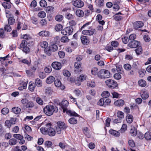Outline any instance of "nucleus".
<instances>
[{
    "label": "nucleus",
    "mask_w": 151,
    "mask_h": 151,
    "mask_svg": "<svg viewBox=\"0 0 151 151\" xmlns=\"http://www.w3.org/2000/svg\"><path fill=\"white\" fill-rule=\"evenodd\" d=\"M58 111V108L55 106L48 104L43 108L44 113L48 116L53 114L54 113L57 112Z\"/></svg>",
    "instance_id": "f257e3e1"
},
{
    "label": "nucleus",
    "mask_w": 151,
    "mask_h": 151,
    "mask_svg": "<svg viewBox=\"0 0 151 151\" xmlns=\"http://www.w3.org/2000/svg\"><path fill=\"white\" fill-rule=\"evenodd\" d=\"M98 77L101 79L109 78L110 77V73L107 70L102 69L98 71Z\"/></svg>",
    "instance_id": "f03ea898"
},
{
    "label": "nucleus",
    "mask_w": 151,
    "mask_h": 151,
    "mask_svg": "<svg viewBox=\"0 0 151 151\" xmlns=\"http://www.w3.org/2000/svg\"><path fill=\"white\" fill-rule=\"evenodd\" d=\"M107 86L109 88H115L118 86V84L116 81L112 79H109L105 81Z\"/></svg>",
    "instance_id": "7ed1b4c3"
},
{
    "label": "nucleus",
    "mask_w": 151,
    "mask_h": 151,
    "mask_svg": "<svg viewBox=\"0 0 151 151\" xmlns=\"http://www.w3.org/2000/svg\"><path fill=\"white\" fill-rule=\"evenodd\" d=\"M73 30V28L72 27L69 26L65 27L62 30L61 33L63 35H72Z\"/></svg>",
    "instance_id": "20e7f679"
},
{
    "label": "nucleus",
    "mask_w": 151,
    "mask_h": 151,
    "mask_svg": "<svg viewBox=\"0 0 151 151\" xmlns=\"http://www.w3.org/2000/svg\"><path fill=\"white\" fill-rule=\"evenodd\" d=\"M96 33V30L91 27L88 28V30H84L82 31V34L84 35L91 36Z\"/></svg>",
    "instance_id": "39448f33"
},
{
    "label": "nucleus",
    "mask_w": 151,
    "mask_h": 151,
    "mask_svg": "<svg viewBox=\"0 0 151 151\" xmlns=\"http://www.w3.org/2000/svg\"><path fill=\"white\" fill-rule=\"evenodd\" d=\"M63 112H66V114L70 116H74L75 117H79V115L73 111L68 110L67 108H63Z\"/></svg>",
    "instance_id": "423d86ee"
},
{
    "label": "nucleus",
    "mask_w": 151,
    "mask_h": 151,
    "mask_svg": "<svg viewBox=\"0 0 151 151\" xmlns=\"http://www.w3.org/2000/svg\"><path fill=\"white\" fill-rule=\"evenodd\" d=\"M81 64L80 62H78L75 63L74 67L75 69L74 70V72L75 73H79L82 71V68L81 67Z\"/></svg>",
    "instance_id": "0eeeda50"
},
{
    "label": "nucleus",
    "mask_w": 151,
    "mask_h": 151,
    "mask_svg": "<svg viewBox=\"0 0 151 151\" xmlns=\"http://www.w3.org/2000/svg\"><path fill=\"white\" fill-rule=\"evenodd\" d=\"M72 3L73 6L78 8H81L84 5V2L81 0H73Z\"/></svg>",
    "instance_id": "6e6552de"
},
{
    "label": "nucleus",
    "mask_w": 151,
    "mask_h": 151,
    "mask_svg": "<svg viewBox=\"0 0 151 151\" xmlns=\"http://www.w3.org/2000/svg\"><path fill=\"white\" fill-rule=\"evenodd\" d=\"M51 124L50 123H48L47 124V127H48L47 132L48 134L50 136H53L55 135V131L54 129L51 128Z\"/></svg>",
    "instance_id": "1a4fd4ad"
},
{
    "label": "nucleus",
    "mask_w": 151,
    "mask_h": 151,
    "mask_svg": "<svg viewBox=\"0 0 151 151\" xmlns=\"http://www.w3.org/2000/svg\"><path fill=\"white\" fill-rule=\"evenodd\" d=\"M81 39L82 43L84 45H87L89 44L90 42L89 38L86 36H81Z\"/></svg>",
    "instance_id": "9d476101"
},
{
    "label": "nucleus",
    "mask_w": 151,
    "mask_h": 151,
    "mask_svg": "<svg viewBox=\"0 0 151 151\" xmlns=\"http://www.w3.org/2000/svg\"><path fill=\"white\" fill-rule=\"evenodd\" d=\"M140 94L143 99H147L149 97V95L147 91L144 88L140 92Z\"/></svg>",
    "instance_id": "9b49d317"
},
{
    "label": "nucleus",
    "mask_w": 151,
    "mask_h": 151,
    "mask_svg": "<svg viewBox=\"0 0 151 151\" xmlns=\"http://www.w3.org/2000/svg\"><path fill=\"white\" fill-rule=\"evenodd\" d=\"M140 42L137 41L133 40L130 42L128 44L129 47L131 48H136L139 45Z\"/></svg>",
    "instance_id": "f8f14e48"
},
{
    "label": "nucleus",
    "mask_w": 151,
    "mask_h": 151,
    "mask_svg": "<svg viewBox=\"0 0 151 151\" xmlns=\"http://www.w3.org/2000/svg\"><path fill=\"white\" fill-rule=\"evenodd\" d=\"M52 67L55 69L59 70L62 67L61 63L58 62H54L52 63L51 65Z\"/></svg>",
    "instance_id": "ddd939ff"
},
{
    "label": "nucleus",
    "mask_w": 151,
    "mask_h": 151,
    "mask_svg": "<svg viewBox=\"0 0 151 151\" xmlns=\"http://www.w3.org/2000/svg\"><path fill=\"white\" fill-rule=\"evenodd\" d=\"M54 84L55 86L62 90L65 88V86L62 84L61 82L58 79H56L54 81Z\"/></svg>",
    "instance_id": "4468645a"
},
{
    "label": "nucleus",
    "mask_w": 151,
    "mask_h": 151,
    "mask_svg": "<svg viewBox=\"0 0 151 151\" xmlns=\"http://www.w3.org/2000/svg\"><path fill=\"white\" fill-rule=\"evenodd\" d=\"M144 25V24L141 21H137L134 22L133 24L134 28L135 30L141 27Z\"/></svg>",
    "instance_id": "2eb2a0df"
},
{
    "label": "nucleus",
    "mask_w": 151,
    "mask_h": 151,
    "mask_svg": "<svg viewBox=\"0 0 151 151\" xmlns=\"http://www.w3.org/2000/svg\"><path fill=\"white\" fill-rule=\"evenodd\" d=\"M7 20L8 23L10 25H14L15 22V20L14 16L11 14H9Z\"/></svg>",
    "instance_id": "dca6fc26"
},
{
    "label": "nucleus",
    "mask_w": 151,
    "mask_h": 151,
    "mask_svg": "<svg viewBox=\"0 0 151 151\" xmlns=\"http://www.w3.org/2000/svg\"><path fill=\"white\" fill-rule=\"evenodd\" d=\"M38 35L41 37H48L50 35V32L47 31H42L38 33Z\"/></svg>",
    "instance_id": "f3484780"
},
{
    "label": "nucleus",
    "mask_w": 151,
    "mask_h": 151,
    "mask_svg": "<svg viewBox=\"0 0 151 151\" xmlns=\"http://www.w3.org/2000/svg\"><path fill=\"white\" fill-rule=\"evenodd\" d=\"M114 104L118 106H123L124 104V101L121 99H119L114 102Z\"/></svg>",
    "instance_id": "a211bd4d"
},
{
    "label": "nucleus",
    "mask_w": 151,
    "mask_h": 151,
    "mask_svg": "<svg viewBox=\"0 0 151 151\" xmlns=\"http://www.w3.org/2000/svg\"><path fill=\"white\" fill-rule=\"evenodd\" d=\"M57 125L62 129H65L67 127V125L64 122L60 121L57 122Z\"/></svg>",
    "instance_id": "6ab92c4d"
},
{
    "label": "nucleus",
    "mask_w": 151,
    "mask_h": 151,
    "mask_svg": "<svg viewBox=\"0 0 151 151\" xmlns=\"http://www.w3.org/2000/svg\"><path fill=\"white\" fill-rule=\"evenodd\" d=\"M109 133L116 137H119L120 135V132L113 129H110L109 131Z\"/></svg>",
    "instance_id": "aec40b11"
},
{
    "label": "nucleus",
    "mask_w": 151,
    "mask_h": 151,
    "mask_svg": "<svg viewBox=\"0 0 151 151\" xmlns=\"http://www.w3.org/2000/svg\"><path fill=\"white\" fill-rule=\"evenodd\" d=\"M29 89L31 92H33L36 87L35 83L33 82L30 81L29 83Z\"/></svg>",
    "instance_id": "412c9836"
},
{
    "label": "nucleus",
    "mask_w": 151,
    "mask_h": 151,
    "mask_svg": "<svg viewBox=\"0 0 151 151\" xmlns=\"http://www.w3.org/2000/svg\"><path fill=\"white\" fill-rule=\"evenodd\" d=\"M126 120L128 123H131L133 120V116L130 114H127L126 117Z\"/></svg>",
    "instance_id": "4be33fe9"
},
{
    "label": "nucleus",
    "mask_w": 151,
    "mask_h": 151,
    "mask_svg": "<svg viewBox=\"0 0 151 151\" xmlns=\"http://www.w3.org/2000/svg\"><path fill=\"white\" fill-rule=\"evenodd\" d=\"M76 15L80 17H83L84 15L83 11L81 9H77L76 12Z\"/></svg>",
    "instance_id": "5701e85b"
},
{
    "label": "nucleus",
    "mask_w": 151,
    "mask_h": 151,
    "mask_svg": "<svg viewBox=\"0 0 151 151\" xmlns=\"http://www.w3.org/2000/svg\"><path fill=\"white\" fill-rule=\"evenodd\" d=\"M49 50L52 52H55L57 51L58 50V47L57 46L54 44L50 45L49 47Z\"/></svg>",
    "instance_id": "b1692460"
},
{
    "label": "nucleus",
    "mask_w": 151,
    "mask_h": 151,
    "mask_svg": "<svg viewBox=\"0 0 151 151\" xmlns=\"http://www.w3.org/2000/svg\"><path fill=\"white\" fill-rule=\"evenodd\" d=\"M55 78L53 76H50L47 78L46 80V82L48 84H51L55 81Z\"/></svg>",
    "instance_id": "393cba45"
},
{
    "label": "nucleus",
    "mask_w": 151,
    "mask_h": 151,
    "mask_svg": "<svg viewBox=\"0 0 151 151\" xmlns=\"http://www.w3.org/2000/svg\"><path fill=\"white\" fill-rule=\"evenodd\" d=\"M129 133L132 136H135L137 134L136 129L134 127H131Z\"/></svg>",
    "instance_id": "a878e982"
},
{
    "label": "nucleus",
    "mask_w": 151,
    "mask_h": 151,
    "mask_svg": "<svg viewBox=\"0 0 151 151\" xmlns=\"http://www.w3.org/2000/svg\"><path fill=\"white\" fill-rule=\"evenodd\" d=\"M34 104L32 101H28L27 103L25 105V107L27 108H33L34 106Z\"/></svg>",
    "instance_id": "bb28decb"
},
{
    "label": "nucleus",
    "mask_w": 151,
    "mask_h": 151,
    "mask_svg": "<svg viewBox=\"0 0 151 151\" xmlns=\"http://www.w3.org/2000/svg\"><path fill=\"white\" fill-rule=\"evenodd\" d=\"M139 85L142 87H145L147 85L146 82L144 80H139L138 81Z\"/></svg>",
    "instance_id": "cd10ccee"
},
{
    "label": "nucleus",
    "mask_w": 151,
    "mask_h": 151,
    "mask_svg": "<svg viewBox=\"0 0 151 151\" xmlns=\"http://www.w3.org/2000/svg\"><path fill=\"white\" fill-rule=\"evenodd\" d=\"M68 122L70 124H75L77 123V119L76 118L72 117L68 120Z\"/></svg>",
    "instance_id": "c85d7f7f"
},
{
    "label": "nucleus",
    "mask_w": 151,
    "mask_h": 151,
    "mask_svg": "<svg viewBox=\"0 0 151 151\" xmlns=\"http://www.w3.org/2000/svg\"><path fill=\"white\" fill-rule=\"evenodd\" d=\"M91 73L93 75L98 76V69L96 67H94L92 68L91 70Z\"/></svg>",
    "instance_id": "c756f323"
},
{
    "label": "nucleus",
    "mask_w": 151,
    "mask_h": 151,
    "mask_svg": "<svg viewBox=\"0 0 151 151\" xmlns=\"http://www.w3.org/2000/svg\"><path fill=\"white\" fill-rule=\"evenodd\" d=\"M144 137L147 140L151 139V131L146 132L145 134Z\"/></svg>",
    "instance_id": "7c9ffc66"
},
{
    "label": "nucleus",
    "mask_w": 151,
    "mask_h": 151,
    "mask_svg": "<svg viewBox=\"0 0 151 151\" xmlns=\"http://www.w3.org/2000/svg\"><path fill=\"white\" fill-rule=\"evenodd\" d=\"M35 85L38 87H40L42 86V81L39 78H37L35 79Z\"/></svg>",
    "instance_id": "2f4dec72"
},
{
    "label": "nucleus",
    "mask_w": 151,
    "mask_h": 151,
    "mask_svg": "<svg viewBox=\"0 0 151 151\" xmlns=\"http://www.w3.org/2000/svg\"><path fill=\"white\" fill-rule=\"evenodd\" d=\"M2 4L5 9H9L11 6L10 2H4Z\"/></svg>",
    "instance_id": "473e14b6"
},
{
    "label": "nucleus",
    "mask_w": 151,
    "mask_h": 151,
    "mask_svg": "<svg viewBox=\"0 0 151 151\" xmlns=\"http://www.w3.org/2000/svg\"><path fill=\"white\" fill-rule=\"evenodd\" d=\"M69 104V102L67 100H63L61 104L63 109V108H66V107L68 106Z\"/></svg>",
    "instance_id": "72a5a7b5"
},
{
    "label": "nucleus",
    "mask_w": 151,
    "mask_h": 151,
    "mask_svg": "<svg viewBox=\"0 0 151 151\" xmlns=\"http://www.w3.org/2000/svg\"><path fill=\"white\" fill-rule=\"evenodd\" d=\"M37 16L38 17L41 18H44L46 16V14L43 11H40L38 13Z\"/></svg>",
    "instance_id": "f704fd0d"
},
{
    "label": "nucleus",
    "mask_w": 151,
    "mask_h": 151,
    "mask_svg": "<svg viewBox=\"0 0 151 151\" xmlns=\"http://www.w3.org/2000/svg\"><path fill=\"white\" fill-rule=\"evenodd\" d=\"M12 111L15 114H17L20 112L21 109L19 108L15 107L12 108Z\"/></svg>",
    "instance_id": "c9c22d12"
},
{
    "label": "nucleus",
    "mask_w": 151,
    "mask_h": 151,
    "mask_svg": "<svg viewBox=\"0 0 151 151\" xmlns=\"http://www.w3.org/2000/svg\"><path fill=\"white\" fill-rule=\"evenodd\" d=\"M116 69L117 72L120 73H123V69L122 65H116Z\"/></svg>",
    "instance_id": "e433bc0d"
},
{
    "label": "nucleus",
    "mask_w": 151,
    "mask_h": 151,
    "mask_svg": "<svg viewBox=\"0 0 151 151\" xmlns=\"http://www.w3.org/2000/svg\"><path fill=\"white\" fill-rule=\"evenodd\" d=\"M17 142V139L14 138H12L10 139L9 142V144L11 145H15Z\"/></svg>",
    "instance_id": "4c0bfd02"
},
{
    "label": "nucleus",
    "mask_w": 151,
    "mask_h": 151,
    "mask_svg": "<svg viewBox=\"0 0 151 151\" xmlns=\"http://www.w3.org/2000/svg\"><path fill=\"white\" fill-rule=\"evenodd\" d=\"M40 46L42 48H46L48 46V43L46 41H43L40 42Z\"/></svg>",
    "instance_id": "58836bf2"
},
{
    "label": "nucleus",
    "mask_w": 151,
    "mask_h": 151,
    "mask_svg": "<svg viewBox=\"0 0 151 151\" xmlns=\"http://www.w3.org/2000/svg\"><path fill=\"white\" fill-rule=\"evenodd\" d=\"M63 18V16L60 14H58L55 17V19L58 22H61Z\"/></svg>",
    "instance_id": "ea45409f"
},
{
    "label": "nucleus",
    "mask_w": 151,
    "mask_h": 151,
    "mask_svg": "<svg viewBox=\"0 0 151 151\" xmlns=\"http://www.w3.org/2000/svg\"><path fill=\"white\" fill-rule=\"evenodd\" d=\"M8 146V144L7 142H3L0 143V148L1 149H4Z\"/></svg>",
    "instance_id": "a19ab883"
},
{
    "label": "nucleus",
    "mask_w": 151,
    "mask_h": 151,
    "mask_svg": "<svg viewBox=\"0 0 151 151\" xmlns=\"http://www.w3.org/2000/svg\"><path fill=\"white\" fill-rule=\"evenodd\" d=\"M4 30L7 32H10L12 30L11 26L9 24L5 25L4 27Z\"/></svg>",
    "instance_id": "79ce46f5"
},
{
    "label": "nucleus",
    "mask_w": 151,
    "mask_h": 151,
    "mask_svg": "<svg viewBox=\"0 0 151 151\" xmlns=\"http://www.w3.org/2000/svg\"><path fill=\"white\" fill-rule=\"evenodd\" d=\"M127 126L126 124H123L122 126V127L120 130V131L121 133H123L127 130Z\"/></svg>",
    "instance_id": "37998d69"
},
{
    "label": "nucleus",
    "mask_w": 151,
    "mask_h": 151,
    "mask_svg": "<svg viewBox=\"0 0 151 151\" xmlns=\"http://www.w3.org/2000/svg\"><path fill=\"white\" fill-rule=\"evenodd\" d=\"M27 42L25 40H23L22 41V43L20 44L19 47L20 49L24 47L27 46Z\"/></svg>",
    "instance_id": "c03bdc74"
},
{
    "label": "nucleus",
    "mask_w": 151,
    "mask_h": 151,
    "mask_svg": "<svg viewBox=\"0 0 151 151\" xmlns=\"http://www.w3.org/2000/svg\"><path fill=\"white\" fill-rule=\"evenodd\" d=\"M63 27L62 24H57L55 27V29L57 31H60L61 30H62Z\"/></svg>",
    "instance_id": "a18cd8bd"
},
{
    "label": "nucleus",
    "mask_w": 151,
    "mask_h": 151,
    "mask_svg": "<svg viewBox=\"0 0 151 151\" xmlns=\"http://www.w3.org/2000/svg\"><path fill=\"white\" fill-rule=\"evenodd\" d=\"M101 95L104 98H106L109 96L110 93L107 91H105L102 93Z\"/></svg>",
    "instance_id": "49530a36"
},
{
    "label": "nucleus",
    "mask_w": 151,
    "mask_h": 151,
    "mask_svg": "<svg viewBox=\"0 0 151 151\" xmlns=\"http://www.w3.org/2000/svg\"><path fill=\"white\" fill-rule=\"evenodd\" d=\"M65 16L66 19L69 20L73 19L74 18V16L73 15L68 13L66 14Z\"/></svg>",
    "instance_id": "de8ad7c7"
},
{
    "label": "nucleus",
    "mask_w": 151,
    "mask_h": 151,
    "mask_svg": "<svg viewBox=\"0 0 151 151\" xmlns=\"http://www.w3.org/2000/svg\"><path fill=\"white\" fill-rule=\"evenodd\" d=\"M135 51L137 55H139L142 53V48L141 46H139L136 49Z\"/></svg>",
    "instance_id": "09e8293b"
},
{
    "label": "nucleus",
    "mask_w": 151,
    "mask_h": 151,
    "mask_svg": "<svg viewBox=\"0 0 151 151\" xmlns=\"http://www.w3.org/2000/svg\"><path fill=\"white\" fill-rule=\"evenodd\" d=\"M40 4L41 7H45L47 5V3L45 0H41L40 1Z\"/></svg>",
    "instance_id": "8fccbe9b"
},
{
    "label": "nucleus",
    "mask_w": 151,
    "mask_h": 151,
    "mask_svg": "<svg viewBox=\"0 0 151 151\" xmlns=\"http://www.w3.org/2000/svg\"><path fill=\"white\" fill-rule=\"evenodd\" d=\"M117 115L119 118L121 119L124 117V114L121 111H118L117 112Z\"/></svg>",
    "instance_id": "3c124183"
},
{
    "label": "nucleus",
    "mask_w": 151,
    "mask_h": 151,
    "mask_svg": "<svg viewBox=\"0 0 151 151\" xmlns=\"http://www.w3.org/2000/svg\"><path fill=\"white\" fill-rule=\"evenodd\" d=\"M146 73V71L144 69H141L139 71L138 73L139 75V76L141 77H143Z\"/></svg>",
    "instance_id": "603ef678"
},
{
    "label": "nucleus",
    "mask_w": 151,
    "mask_h": 151,
    "mask_svg": "<svg viewBox=\"0 0 151 151\" xmlns=\"http://www.w3.org/2000/svg\"><path fill=\"white\" fill-rule=\"evenodd\" d=\"M54 8L52 6H49L45 8V10L47 13H50L53 11Z\"/></svg>",
    "instance_id": "864d4df0"
},
{
    "label": "nucleus",
    "mask_w": 151,
    "mask_h": 151,
    "mask_svg": "<svg viewBox=\"0 0 151 151\" xmlns=\"http://www.w3.org/2000/svg\"><path fill=\"white\" fill-rule=\"evenodd\" d=\"M86 77L87 76L86 75H80L78 78V81L81 82L83 81L86 79Z\"/></svg>",
    "instance_id": "5fc2aeb1"
},
{
    "label": "nucleus",
    "mask_w": 151,
    "mask_h": 151,
    "mask_svg": "<svg viewBox=\"0 0 151 151\" xmlns=\"http://www.w3.org/2000/svg\"><path fill=\"white\" fill-rule=\"evenodd\" d=\"M13 137H14L19 140H21L23 138V136L19 134H14L13 135Z\"/></svg>",
    "instance_id": "6e6d98bb"
},
{
    "label": "nucleus",
    "mask_w": 151,
    "mask_h": 151,
    "mask_svg": "<svg viewBox=\"0 0 151 151\" xmlns=\"http://www.w3.org/2000/svg\"><path fill=\"white\" fill-rule=\"evenodd\" d=\"M60 40L62 42L65 43L68 42L69 39L67 36H63L61 38Z\"/></svg>",
    "instance_id": "4d7b16f0"
},
{
    "label": "nucleus",
    "mask_w": 151,
    "mask_h": 151,
    "mask_svg": "<svg viewBox=\"0 0 151 151\" xmlns=\"http://www.w3.org/2000/svg\"><path fill=\"white\" fill-rule=\"evenodd\" d=\"M21 49L22 50L23 52L25 53H28L30 51L29 48L27 46L22 48Z\"/></svg>",
    "instance_id": "13d9d810"
},
{
    "label": "nucleus",
    "mask_w": 151,
    "mask_h": 151,
    "mask_svg": "<svg viewBox=\"0 0 151 151\" xmlns=\"http://www.w3.org/2000/svg\"><path fill=\"white\" fill-rule=\"evenodd\" d=\"M53 92V91L51 90V89L50 87L47 88L45 89V93L49 95H51L52 93Z\"/></svg>",
    "instance_id": "bf43d9fd"
},
{
    "label": "nucleus",
    "mask_w": 151,
    "mask_h": 151,
    "mask_svg": "<svg viewBox=\"0 0 151 151\" xmlns=\"http://www.w3.org/2000/svg\"><path fill=\"white\" fill-rule=\"evenodd\" d=\"M87 85L91 87H94L95 86V84L94 82L92 81H89L87 82Z\"/></svg>",
    "instance_id": "052dcab7"
},
{
    "label": "nucleus",
    "mask_w": 151,
    "mask_h": 151,
    "mask_svg": "<svg viewBox=\"0 0 151 151\" xmlns=\"http://www.w3.org/2000/svg\"><path fill=\"white\" fill-rule=\"evenodd\" d=\"M36 101L40 105H42L43 104V100L40 97L37 98Z\"/></svg>",
    "instance_id": "680f3d73"
},
{
    "label": "nucleus",
    "mask_w": 151,
    "mask_h": 151,
    "mask_svg": "<svg viewBox=\"0 0 151 151\" xmlns=\"http://www.w3.org/2000/svg\"><path fill=\"white\" fill-rule=\"evenodd\" d=\"M67 145V144L63 142H60L59 144V146L62 149H64Z\"/></svg>",
    "instance_id": "e2e57ef3"
},
{
    "label": "nucleus",
    "mask_w": 151,
    "mask_h": 151,
    "mask_svg": "<svg viewBox=\"0 0 151 151\" xmlns=\"http://www.w3.org/2000/svg\"><path fill=\"white\" fill-rule=\"evenodd\" d=\"M63 73L64 76L67 77H69L70 75L69 71L66 70H63Z\"/></svg>",
    "instance_id": "0e129e2a"
},
{
    "label": "nucleus",
    "mask_w": 151,
    "mask_h": 151,
    "mask_svg": "<svg viewBox=\"0 0 151 151\" xmlns=\"http://www.w3.org/2000/svg\"><path fill=\"white\" fill-rule=\"evenodd\" d=\"M124 67L127 70H130L132 68L131 65L129 64H125L124 66Z\"/></svg>",
    "instance_id": "69168bd1"
},
{
    "label": "nucleus",
    "mask_w": 151,
    "mask_h": 151,
    "mask_svg": "<svg viewBox=\"0 0 151 151\" xmlns=\"http://www.w3.org/2000/svg\"><path fill=\"white\" fill-rule=\"evenodd\" d=\"M104 98L101 99L98 102V104L101 106H104L105 103L104 101Z\"/></svg>",
    "instance_id": "338daca9"
},
{
    "label": "nucleus",
    "mask_w": 151,
    "mask_h": 151,
    "mask_svg": "<svg viewBox=\"0 0 151 151\" xmlns=\"http://www.w3.org/2000/svg\"><path fill=\"white\" fill-rule=\"evenodd\" d=\"M143 39L144 41L146 42H148L150 40V38L148 35H145L143 36Z\"/></svg>",
    "instance_id": "774afa93"
}]
</instances>
